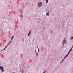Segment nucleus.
Instances as JSON below:
<instances>
[{
    "mask_svg": "<svg viewBox=\"0 0 73 73\" xmlns=\"http://www.w3.org/2000/svg\"><path fill=\"white\" fill-rule=\"evenodd\" d=\"M37 6L38 7H39V8L41 7L42 6V3L40 2H39L37 5Z\"/></svg>",
    "mask_w": 73,
    "mask_h": 73,
    "instance_id": "f257e3e1",
    "label": "nucleus"
},
{
    "mask_svg": "<svg viewBox=\"0 0 73 73\" xmlns=\"http://www.w3.org/2000/svg\"><path fill=\"white\" fill-rule=\"evenodd\" d=\"M67 57H68V56L67 55L64 58V59H63V60H62V62H62H63V61H64V60H65V58H66Z\"/></svg>",
    "mask_w": 73,
    "mask_h": 73,
    "instance_id": "423d86ee",
    "label": "nucleus"
},
{
    "mask_svg": "<svg viewBox=\"0 0 73 73\" xmlns=\"http://www.w3.org/2000/svg\"><path fill=\"white\" fill-rule=\"evenodd\" d=\"M13 73H14V72H13Z\"/></svg>",
    "mask_w": 73,
    "mask_h": 73,
    "instance_id": "a211bd4d",
    "label": "nucleus"
},
{
    "mask_svg": "<svg viewBox=\"0 0 73 73\" xmlns=\"http://www.w3.org/2000/svg\"><path fill=\"white\" fill-rule=\"evenodd\" d=\"M43 73H45V71Z\"/></svg>",
    "mask_w": 73,
    "mask_h": 73,
    "instance_id": "f3484780",
    "label": "nucleus"
},
{
    "mask_svg": "<svg viewBox=\"0 0 73 73\" xmlns=\"http://www.w3.org/2000/svg\"><path fill=\"white\" fill-rule=\"evenodd\" d=\"M73 37H71V40H73Z\"/></svg>",
    "mask_w": 73,
    "mask_h": 73,
    "instance_id": "4468645a",
    "label": "nucleus"
},
{
    "mask_svg": "<svg viewBox=\"0 0 73 73\" xmlns=\"http://www.w3.org/2000/svg\"><path fill=\"white\" fill-rule=\"evenodd\" d=\"M0 69L1 70L2 72H4V68L3 67L0 66Z\"/></svg>",
    "mask_w": 73,
    "mask_h": 73,
    "instance_id": "7ed1b4c3",
    "label": "nucleus"
},
{
    "mask_svg": "<svg viewBox=\"0 0 73 73\" xmlns=\"http://www.w3.org/2000/svg\"><path fill=\"white\" fill-rule=\"evenodd\" d=\"M9 44H10V43H9L5 47V48L3 49V50H1V51H2V50H5V49L7 48V46H8L9 45Z\"/></svg>",
    "mask_w": 73,
    "mask_h": 73,
    "instance_id": "39448f33",
    "label": "nucleus"
},
{
    "mask_svg": "<svg viewBox=\"0 0 73 73\" xmlns=\"http://www.w3.org/2000/svg\"><path fill=\"white\" fill-rule=\"evenodd\" d=\"M35 52H36V54H37V52H36V50Z\"/></svg>",
    "mask_w": 73,
    "mask_h": 73,
    "instance_id": "2eb2a0df",
    "label": "nucleus"
},
{
    "mask_svg": "<svg viewBox=\"0 0 73 73\" xmlns=\"http://www.w3.org/2000/svg\"><path fill=\"white\" fill-rule=\"evenodd\" d=\"M46 3H48V0H46Z\"/></svg>",
    "mask_w": 73,
    "mask_h": 73,
    "instance_id": "9b49d317",
    "label": "nucleus"
},
{
    "mask_svg": "<svg viewBox=\"0 0 73 73\" xmlns=\"http://www.w3.org/2000/svg\"><path fill=\"white\" fill-rule=\"evenodd\" d=\"M37 48H38V51H39V48H38V46H37Z\"/></svg>",
    "mask_w": 73,
    "mask_h": 73,
    "instance_id": "f8f14e48",
    "label": "nucleus"
},
{
    "mask_svg": "<svg viewBox=\"0 0 73 73\" xmlns=\"http://www.w3.org/2000/svg\"><path fill=\"white\" fill-rule=\"evenodd\" d=\"M9 44H10V43H9L5 47V48L3 49V50H1V51H2V50H5V49L7 48V46H8L9 45Z\"/></svg>",
    "mask_w": 73,
    "mask_h": 73,
    "instance_id": "20e7f679",
    "label": "nucleus"
},
{
    "mask_svg": "<svg viewBox=\"0 0 73 73\" xmlns=\"http://www.w3.org/2000/svg\"><path fill=\"white\" fill-rule=\"evenodd\" d=\"M69 53H70V52H69V51L68 53L67 54V56H68V55H69Z\"/></svg>",
    "mask_w": 73,
    "mask_h": 73,
    "instance_id": "9d476101",
    "label": "nucleus"
},
{
    "mask_svg": "<svg viewBox=\"0 0 73 73\" xmlns=\"http://www.w3.org/2000/svg\"><path fill=\"white\" fill-rule=\"evenodd\" d=\"M66 39V38H64V40H65Z\"/></svg>",
    "mask_w": 73,
    "mask_h": 73,
    "instance_id": "dca6fc26",
    "label": "nucleus"
},
{
    "mask_svg": "<svg viewBox=\"0 0 73 73\" xmlns=\"http://www.w3.org/2000/svg\"><path fill=\"white\" fill-rule=\"evenodd\" d=\"M65 43H66V40H64L62 42L63 45H64Z\"/></svg>",
    "mask_w": 73,
    "mask_h": 73,
    "instance_id": "f03ea898",
    "label": "nucleus"
},
{
    "mask_svg": "<svg viewBox=\"0 0 73 73\" xmlns=\"http://www.w3.org/2000/svg\"><path fill=\"white\" fill-rule=\"evenodd\" d=\"M46 15H47L48 16H49V11H48V12L46 13Z\"/></svg>",
    "mask_w": 73,
    "mask_h": 73,
    "instance_id": "0eeeda50",
    "label": "nucleus"
},
{
    "mask_svg": "<svg viewBox=\"0 0 73 73\" xmlns=\"http://www.w3.org/2000/svg\"><path fill=\"white\" fill-rule=\"evenodd\" d=\"M31 33V31H30L29 32V33L28 34V36H29Z\"/></svg>",
    "mask_w": 73,
    "mask_h": 73,
    "instance_id": "6e6552de",
    "label": "nucleus"
},
{
    "mask_svg": "<svg viewBox=\"0 0 73 73\" xmlns=\"http://www.w3.org/2000/svg\"><path fill=\"white\" fill-rule=\"evenodd\" d=\"M13 38H14V36H12V38H11V40H13Z\"/></svg>",
    "mask_w": 73,
    "mask_h": 73,
    "instance_id": "1a4fd4ad",
    "label": "nucleus"
},
{
    "mask_svg": "<svg viewBox=\"0 0 73 73\" xmlns=\"http://www.w3.org/2000/svg\"><path fill=\"white\" fill-rule=\"evenodd\" d=\"M11 41H9V43L10 44H11Z\"/></svg>",
    "mask_w": 73,
    "mask_h": 73,
    "instance_id": "ddd939ff",
    "label": "nucleus"
}]
</instances>
